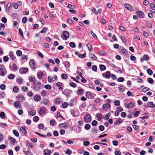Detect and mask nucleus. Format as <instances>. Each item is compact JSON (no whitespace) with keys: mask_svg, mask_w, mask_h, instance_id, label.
<instances>
[{"mask_svg":"<svg viewBox=\"0 0 155 155\" xmlns=\"http://www.w3.org/2000/svg\"><path fill=\"white\" fill-rule=\"evenodd\" d=\"M20 102L18 101H15L14 103V105L16 107L19 108L20 107V106L19 105Z\"/></svg>","mask_w":155,"mask_h":155,"instance_id":"393cba45","label":"nucleus"},{"mask_svg":"<svg viewBox=\"0 0 155 155\" xmlns=\"http://www.w3.org/2000/svg\"><path fill=\"white\" fill-rule=\"evenodd\" d=\"M83 92V90L82 89H81L79 90H78L77 91V94L78 95H81L82 94V92Z\"/></svg>","mask_w":155,"mask_h":155,"instance_id":"c756f323","label":"nucleus"},{"mask_svg":"<svg viewBox=\"0 0 155 155\" xmlns=\"http://www.w3.org/2000/svg\"><path fill=\"white\" fill-rule=\"evenodd\" d=\"M41 86L36 85L34 86L33 89L35 91H39L41 88Z\"/></svg>","mask_w":155,"mask_h":155,"instance_id":"412c9836","label":"nucleus"},{"mask_svg":"<svg viewBox=\"0 0 155 155\" xmlns=\"http://www.w3.org/2000/svg\"><path fill=\"white\" fill-rule=\"evenodd\" d=\"M86 56V54L85 53H84L83 54H78V57L79 58H84Z\"/></svg>","mask_w":155,"mask_h":155,"instance_id":"c9c22d12","label":"nucleus"},{"mask_svg":"<svg viewBox=\"0 0 155 155\" xmlns=\"http://www.w3.org/2000/svg\"><path fill=\"white\" fill-rule=\"evenodd\" d=\"M45 155H50L51 153V151L49 150L45 149L44 151Z\"/></svg>","mask_w":155,"mask_h":155,"instance_id":"6ab92c4d","label":"nucleus"},{"mask_svg":"<svg viewBox=\"0 0 155 155\" xmlns=\"http://www.w3.org/2000/svg\"><path fill=\"white\" fill-rule=\"evenodd\" d=\"M148 82L150 84H152L153 82V80L150 78H147Z\"/></svg>","mask_w":155,"mask_h":155,"instance_id":"864d4df0","label":"nucleus"},{"mask_svg":"<svg viewBox=\"0 0 155 155\" xmlns=\"http://www.w3.org/2000/svg\"><path fill=\"white\" fill-rule=\"evenodd\" d=\"M95 144H101L104 145H107V144L106 143H99V142H98L93 143L92 144H91V145H94Z\"/></svg>","mask_w":155,"mask_h":155,"instance_id":"e433bc0d","label":"nucleus"},{"mask_svg":"<svg viewBox=\"0 0 155 155\" xmlns=\"http://www.w3.org/2000/svg\"><path fill=\"white\" fill-rule=\"evenodd\" d=\"M27 20V18L26 17H24L22 19V22L23 23L25 24Z\"/></svg>","mask_w":155,"mask_h":155,"instance_id":"5fc2aeb1","label":"nucleus"},{"mask_svg":"<svg viewBox=\"0 0 155 155\" xmlns=\"http://www.w3.org/2000/svg\"><path fill=\"white\" fill-rule=\"evenodd\" d=\"M147 73L149 75H151L153 74V72L150 69H148L147 70Z\"/></svg>","mask_w":155,"mask_h":155,"instance_id":"a18cd8bd","label":"nucleus"},{"mask_svg":"<svg viewBox=\"0 0 155 155\" xmlns=\"http://www.w3.org/2000/svg\"><path fill=\"white\" fill-rule=\"evenodd\" d=\"M44 87L46 89H51L52 88L51 86L49 84L45 85Z\"/></svg>","mask_w":155,"mask_h":155,"instance_id":"a19ab883","label":"nucleus"},{"mask_svg":"<svg viewBox=\"0 0 155 155\" xmlns=\"http://www.w3.org/2000/svg\"><path fill=\"white\" fill-rule=\"evenodd\" d=\"M68 77L67 75L65 74H63L61 75V78L64 79H67Z\"/></svg>","mask_w":155,"mask_h":155,"instance_id":"72a5a7b5","label":"nucleus"},{"mask_svg":"<svg viewBox=\"0 0 155 155\" xmlns=\"http://www.w3.org/2000/svg\"><path fill=\"white\" fill-rule=\"evenodd\" d=\"M84 127L86 130H88L90 129L91 126L89 124H86L85 125Z\"/></svg>","mask_w":155,"mask_h":155,"instance_id":"58836bf2","label":"nucleus"},{"mask_svg":"<svg viewBox=\"0 0 155 155\" xmlns=\"http://www.w3.org/2000/svg\"><path fill=\"white\" fill-rule=\"evenodd\" d=\"M86 97L89 99H93L94 98V96L93 94L91 93L90 91H87L86 94Z\"/></svg>","mask_w":155,"mask_h":155,"instance_id":"0eeeda50","label":"nucleus"},{"mask_svg":"<svg viewBox=\"0 0 155 155\" xmlns=\"http://www.w3.org/2000/svg\"><path fill=\"white\" fill-rule=\"evenodd\" d=\"M69 46L72 48H74L75 47V45L73 42H70L69 43Z\"/></svg>","mask_w":155,"mask_h":155,"instance_id":"de8ad7c7","label":"nucleus"},{"mask_svg":"<svg viewBox=\"0 0 155 155\" xmlns=\"http://www.w3.org/2000/svg\"><path fill=\"white\" fill-rule=\"evenodd\" d=\"M70 112L72 115L74 117H77L78 116V114L77 112H75L74 110L72 109L70 110Z\"/></svg>","mask_w":155,"mask_h":155,"instance_id":"6e6552de","label":"nucleus"},{"mask_svg":"<svg viewBox=\"0 0 155 155\" xmlns=\"http://www.w3.org/2000/svg\"><path fill=\"white\" fill-rule=\"evenodd\" d=\"M9 55L12 60H14L16 58L15 57L14 55V53L13 51H10L9 52Z\"/></svg>","mask_w":155,"mask_h":155,"instance_id":"4468645a","label":"nucleus"},{"mask_svg":"<svg viewBox=\"0 0 155 155\" xmlns=\"http://www.w3.org/2000/svg\"><path fill=\"white\" fill-rule=\"evenodd\" d=\"M12 69L13 70L16 71L17 70V67L16 65L15 64V63H14L13 64V66L12 68Z\"/></svg>","mask_w":155,"mask_h":155,"instance_id":"603ef678","label":"nucleus"},{"mask_svg":"<svg viewBox=\"0 0 155 155\" xmlns=\"http://www.w3.org/2000/svg\"><path fill=\"white\" fill-rule=\"evenodd\" d=\"M15 77V76L12 74H10L8 76V78L10 80L13 79Z\"/></svg>","mask_w":155,"mask_h":155,"instance_id":"7c9ffc66","label":"nucleus"},{"mask_svg":"<svg viewBox=\"0 0 155 155\" xmlns=\"http://www.w3.org/2000/svg\"><path fill=\"white\" fill-rule=\"evenodd\" d=\"M16 54L18 56H20L22 55V52L20 50H18L16 51Z\"/></svg>","mask_w":155,"mask_h":155,"instance_id":"4d7b16f0","label":"nucleus"},{"mask_svg":"<svg viewBox=\"0 0 155 155\" xmlns=\"http://www.w3.org/2000/svg\"><path fill=\"white\" fill-rule=\"evenodd\" d=\"M84 121L86 123H88L91 122V118L90 114H87L84 117Z\"/></svg>","mask_w":155,"mask_h":155,"instance_id":"20e7f679","label":"nucleus"},{"mask_svg":"<svg viewBox=\"0 0 155 155\" xmlns=\"http://www.w3.org/2000/svg\"><path fill=\"white\" fill-rule=\"evenodd\" d=\"M150 90V89L147 87H144L142 89V91L143 92H145L147 91H149Z\"/></svg>","mask_w":155,"mask_h":155,"instance_id":"338daca9","label":"nucleus"},{"mask_svg":"<svg viewBox=\"0 0 155 155\" xmlns=\"http://www.w3.org/2000/svg\"><path fill=\"white\" fill-rule=\"evenodd\" d=\"M114 154L115 155H120L121 153L120 150H116L114 152Z\"/></svg>","mask_w":155,"mask_h":155,"instance_id":"680f3d73","label":"nucleus"},{"mask_svg":"<svg viewBox=\"0 0 155 155\" xmlns=\"http://www.w3.org/2000/svg\"><path fill=\"white\" fill-rule=\"evenodd\" d=\"M17 98L18 100L21 102L23 101L25 99V97L21 95L18 96Z\"/></svg>","mask_w":155,"mask_h":155,"instance_id":"4be33fe9","label":"nucleus"},{"mask_svg":"<svg viewBox=\"0 0 155 155\" xmlns=\"http://www.w3.org/2000/svg\"><path fill=\"white\" fill-rule=\"evenodd\" d=\"M134 106L133 104L132 103H130L127 104L126 106L127 108H130Z\"/></svg>","mask_w":155,"mask_h":155,"instance_id":"ea45409f","label":"nucleus"},{"mask_svg":"<svg viewBox=\"0 0 155 155\" xmlns=\"http://www.w3.org/2000/svg\"><path fill=\"white\" fill-rule=\"evenodd\" d=\"M38 120L39 117H38L37 116L34 117L33 119V121L35 122H37Z\"/></svg>","mask_w":155,"mask_h":155,"instance_id":"e2e57ef3","label":"nucleus"},{"mask_svg":"<svg viewBox=\"0 0 155 155\" xmlns=\"http://www.w3.org/2000/svg\"><path fill=\"white\" fill-rule=\"evenodd\" d=\"M136 13L139 17L141 18H143L144 17V14L142 12L140 11H137L136 12Z\"/></svg>","mask_w":155,"mask_h":155,"instance_id":"9d476101","label":"nucleus"},{"mask_svg":"<svg viewBox=\"0 0 155 155\" xmlns=\"http://www.w3.org/2000/svg\"><path fill=\"white\" fill-rule=\"evenodd\" d=\"M17 82L20 84H21L23 82V79L21 78H19L17 79Z\"/></svg>","mask_w":155,"mask_h":155,"instance_id":"473e14b6","label":"nucleus"},{"mask_svg":"<svg viewBox=\"0 0 155 155\" xmlns=\"http://www.w3.org/2000/svg\"><path fill=\"white\" fill-rule=\"evenodd\" d=\"M46 108L44 107H42L40 110L39 114L42 115L43 114H45L46 113Z\"/></svg>","mask_w":155,"mask_h":155,"instance_id":"f8f14e48","label":"nucleus"},{"mask_svg":"<svg viewBox=\"0 0 155 155\" xmlns=\"http://www.w3.org/2000/svg\"><path fill=\"white\" fill-rule=\"evenodd\" d=\"M44 127V125L42 124H41L38 125V128L39 129H41L43 128Z\"/></svg>","mask_w":155,"mask_h":155,"instance_id":"49530a36","label":"nucleus"},{"mask_svg":"<svg viewBox=\"0 0 155 155\" xmlns=\"http://www.w3.org/2000/svg\"><path fill=\"white\" fill-rule=\"evenodd\" d=\"M35 61L32 60L29 62L30 66L32 69H35L36 68V66L35 65Z\"/></svg>","mask_w":155,"mask_h":155,"instance_id":"39448f33","label":"nucleus"},{"mask_svg":"<svg viewBox=\"0 0 155 155\" xmlns=\"http://www.w3.org/2000/svg\"><path fill=\"white\" fill-rule=\"evenodd\" d=\"M140 113V112L139 111H135L134 114V115L135 117H137L138 116V115Z\"/></svg>","mask_w":155,"mask_h":155,"instance_id":"bf43d9fd","label":"nucleus"},{"mask_svg":"<svg viewBox=\"0 0 155 155\" xmlns=\"http://www.w3.org/2000/svg\"><path fill=\"white\" fill-rule=\"evenodd\" d=\"M96 116L98 120H100L102 118V116L101 114L98 113L96 114Z\"/></svg>","mask_w":155,"mask_h":155,"instance_id":"b1692460","label":"nucleus"},{"mask_svg":"<svg viewBox=\"0 0 155 155\" xmlns=\"http://www.w3.org/2000/svg\"><path fill=\"white\" fill-rule=\"evenodd\" d=\"M42 74H43V73L42 72H41V71H38V74H37V76H38V78H39V79L41 78Z\"/></svg>","mask_w":155,"mask_h":155,"instance_id":"c85d7f7f","label":"nucleus"},{"mask_svg":"<svg viewBox=\"0 0 155 155\" xmlns=\"http://www.w3.org/2000/svg\"><path fill=\"white\" fill-rule=\"evenodd\" d=\"M29 113L30 116H34L36 114V111L34 110H32L29 111Z\"/></svg>","mask_w":155,"mask_h":155,"instance_id":"a211bd4d","label":"nucleus"},{"mask_svg":"<svg viewBox=\"0 0 155 155\" xmlns=\"http://www.w3.org/2000/svg\"><path fill=\"white\" fill-rule=\"evenodd\" d=\"M100 69L101 71H103L105 70L106 68L105 66L101 64L100 65Z\"/></svg>","mask_w":155,"mask_h":155,"instance_id":"bb28decb","label":"nucleus"},{"mask_svg":"<svg viewBox=\"0 0 155 155\" xmlns=\"http://www.w3.org/2000/svg\"><path fill=\"white\" fill-rule=\"evenodd\" d=\"M69 32L66 31H64L61 35V37L64 40H67L69 37Z\"/></svg>","mask_w":155,"mask_h":155,"instance_id":"f257e3e1","label":"nucleus"},{"mask_svg":"<svg viewBox=\"0 0 155 155\" xmlns=\"http://www.w3.org/2000/svg\"><path fill=\"white\" fill-rule=\"evenodd\" d=\"M64 65L65 67L67 68L69 67L70 66V63L68 61H66L65 62Z\"/></svg>","mask_w":155,"mask_h":155,"instance_id":"79ce46f5","label":"nucleus"},{"mask_svg":"<svg viewBox=\"0 0 155 155\" xmlns=\"http://www.w3.org/2000/svg\"><path fill=\"white\" fill-rule=\"evenodd\" d=\"M72 92V90L69 89H66L62 92V93L66 97H68L70 96V94Z\"/></svg>","mask_w":155,"mask_h":155,"instance_id":"f03ea898","label":"nucleus"},{"mask_svg":"<svg viewBox=\"0 0 155 155\" xmlns=\"http://www.w3.org/2000/svg\"><path fill=\"white\" fill-rule=\"evenodd\" d=\"M18 31L19 34L21 35V36L22 38H24L22 30L21 28H19L18 29Z\"/></svg>","mask_w":155,"mask_h":155,"instance_id":"4c0bfd02","label":"nucleus"},{"mask_svg":"<svg viewBox=\"0 0 155 155\" xmlns=\"http://www.w3.org/2000/svg\"><path fill=\"white\" fill-rule=\"evenodd\" d=\"M143 58L144 60L147 61L149 60V57L147 55L145 54L143 55Z\"/></svg>","mask_w":155,"mask_h":155,"instance_id":"13d9d810","label":"nucleus"},{"mask_svg":"<svg viewBox=\"0 0 155 155\" xmlns=\"http://www.w3.org/2000/svg\"><path fill=\"white\" fill-rule=\"evenodd\" d=\"M86 46L88 48V50L89 51H91L92 48L90 44L88 43L86 45Z\"/></svg>","mask_w":155,"mask_h":155,"instance_id":"3c124183","label":"nucleus"},{"mask_svg":"<svg viewBox=\"0 0 155 155\" xmlns=\"http://www.w3.org/2000/svg\"><path fill=\"white\" fill-rule=\"evenodd\" d=\"M47 28L46 27H44L43 28L42 30L40 31V32L41 33H45L47 31Z\"/></svg>","mask_w":155,"mask_h":155,"instance_id":"c03bdc74","label":"nucleus"},{"mask_svg":"<svg viewBox=\"0 0 155 155\" xmlns=\"http://www.w3.org/2000/svg\"><path fill=\"white\" fill-rule=\"evenodd\" d=\"M69 85L71 87H76V84L73 82H71L69 83Z\"/></svg>","mask_w":155,"mask_h":155,"instance_id":"774afa93","label":"nucleus"},{"mask_svg":"<svg viewBox=\"0 0 155 155\" xmlns=\"http://www.w3.org/2000/svg\"><path fill=\"white\" fill-rule=\"evenodd\" d=\"M0 75L2 76H4L7 73L6 70L4 71L3 68H5V66L4 65H0Z\"/></svg>","mask_w":155,"mask_h":155,"instance_id":"7ed1b4c3","label":"nucleus"},{"mask_svg":"<svg viewBox=\"0 0 155 155\" xmlns=\"http://www.w3.org/2000/svg\"><path fill=\"white\" fill-rule=\"evenodd\" d=\"M13 91L15 92H17L18 91V88L17 86H15L13 88Z\"/></svg>","mask_w":155,"mask_h":155,"instance_id":"37998d69","label":"nucleus"},{"mask_svg":"<svg viewBox=\"0 0 155 155\" xmlns=\"http://www.w3.org/2000/svg\"><path fill=\"white\" fill-rule=\"evenodd\" d=\"M9 140L11 143L12 144L14 143L16 141V140L14 138L11 137H9Z\"/></svg>","mask_w":155,"mask_h":155,"instance_id":"aec40b11","label":"nucleus"},{"mask_svg":"<svg viewBox=\"0 0 155 155\" xmlns=\"http://www.w3.org/2000/svg\"><path fill=\"white\" fill-rule=\"evenodd\" d=\"M21 131L24 134H26L27 133V131L25 128L24 127H21L20 129Z\"/></svg>","mask_w":155,"mask_h":155,"instance_id":"5701e85b","label":"nucleus"},{"mask_svg":"<svg viewBox=\"0 0 155 155\" xmlns=\"http://www.w3.org/2000/svg\"><path fill=\"white\" fill-rule=\"evenodd\" d=\"M56 122L54 119L51 120L50 122V124L51 126H53L55 124Z\"/></svg>","mask_w":155,"mask_h":155,"instance_id":"a878e982","label":"nucleus"},{"mask_svg":"<svg viewBox=\"0 0 155 155\" xmlns=\"http://www.w3.org/2000/svg\"><path fill=\"white\" fill-rule=\"evenodd\" d=\"M28 71V69L27 68H21L20 69L19 72L21 74H23L26 73Z\"/></svg>","mask_w":155,"mask_h":155,"instance_id":"1a4fd4ad","label":"nucleus"},{"mask_svg":"<svg viewBox=\"0 0 155 155\" xmlns=\"http://www.w3.org/2000/svg\"><path fill=\"white\" fill-rule=\"evenodd\" d=\"M89 57L90 58L94 60H96L97 59V58L96 56L93 54H92V53L90 54L89 55Z\"/></svg>","mask_w":155,"mask_h":155,"instance_id":"2eb2a0df","label":"nucleus"},{"mask_svg":"<svg viewBox=\"0 0 155 155\" xmlns=\"http://www.w3.org/2000/svg\"><path fill=\"white\" fill-rule=\"evenodd\" d=\"M67 7L70 9H74L75 8V7L74 5L71 4H68Z\"/></svg>","mask_w":155,"mask_h":155,"instance_id":"6e6d98bb","label":"nucleus"},{"mask_svg":"<svg viewBox=\"0 0 155 155\" xmlns=\"http://www.w3.org/2000/svg\"><path fill=\"white\" fill-rule=\"evenodd\" d=\"M66 154L68 155H71L72 153V151L69 149H67L65 151Z\"/></svg>","mask_w":155,"mask_h":155,"instance_id":"f704fd0d","label":"nucleus"},{"mask_svg":"<svg viewBox=\"0 0 155 155\" xmlns=\"http://www.w3.org/2000/svg\"><path fill=\"white\" fill-rule=\"evenodd\" d=\"M146 106L151 108H154L155 107V104H154L152 102H148Z\"/></svg>","mask_w":155,"mask_h":155,"instance_id":"ddd939ff","label":"nucleus"},{"mask_svg":"<svg viewBox=\"0 0 155 155\" xmlns=\"http://www.w3.org/2000/svg\"><path fill=\"white\" fill-rule=\"evenodd\" d=\"M97 67L95 65H94L92 67V70L94 71H96L97 70Z\"/></svg>","mask_w":155,"mask_h":155,"instance_id":"052dcab7","label":"nucleus"},{"mask_svg":"<svg viewBox=\"0 0 155 155\" xmlns=\"http://www.w3.org/2000/svg\"><path fill=\"white\" fill-rule=\"evenodd\" d=\"M62 106L64 108H66L68 106L67 103L65 102L63 103L62 104Z\"/></svg>","mask_w":155,"mask_h":155,"instance_id":"0e129e2a","label":"nucleus"},{"mask_svg":"<svg viewBox=\"0 0 155 155\" xmlns=\"http://www.w3.org/2000/svg\"><path fill=\"white\" fill-rule=\"evenodd\" d=\"M59 126L60 128H61V127H64L65 128V127H67L66 125L64 123L60 124H59Z\"/></svg>","mask_w":155,"mask_h":155,"instance_id":"09e8293b","label":"nucleus"},{"mask_svg":"<svg viewBox=\"0 0 155 155\" xmlns=\"http://www.w3.org/2000/svg\"><path fill=\"white\" fill-rule=\"evenodd\" d=\"M114 104L117 106H119L120 104V102L119 101H115L114 102Z\"/></svg>","mask_w":155,"mask_h":155,"instance_id":"69168bd1","label":"nucleus"},{"mask_svg":"<svg viewBox=\"0 0 155 155\" xmlns=\"http://www.w3.org/2000/svg\"><path fill=\"white\" fill-rule=\"evenodd\" d=\"M110 104L107 103L104 104L102 106L103 109L104 110H106L107 109L110 108Z\"/></svg>","mask_w":155,"mask_h":155,"instance_id":"9b49d317","label":"nucleus"},{"mask_svg":"<svg viewBox=\"0 0 155 155\" xmlns=\"http://www.w3.org/2000/svg\"><path fill=\"white\" fill-rule=\"evenodd\" d=\"M97 53L100 55L104 56L106 55V53L105 51H98Z\"/></svg>","mask_w":155,"mask_h":155,"instance_id":"dca6fc26","label":"nucleus"},{"mask_svg":"<svg viewBox=\"0 0 155 155\" xmlns=\"http://www.w3.org/2000/svg\"><path fill=\"white\" fill-rule=\"evenodd\" d=\"M124 6L126 8L129 10L131 11L132 9V7L129 4H124Z\"/></svg>","mask_w":155,"mask_h":155,"instance_id":"f3484780","label":"nucleus"},{"mask_svg":"<svg viewBox=\"0 0 155 155\" xmlns=\"http://www.w3.org/2000/svg\"><path fill=\"white\" fill-rule=\"evenodd\" d=\"M48 102L49 101L47 99H45L43 101V103L45 105H47Z\"/></svg>","mask_w":155,"mask_h":155,"instance_id":"8fccbe9b","label":"nucleus"},{"mask_svg":"<svg viewBox=\"0 0 155 155\" xmlns=\"http://www.w3.org/2000/svg\"><path fill=\"white\" fill-rule=\"evenodd\" d=\"M34 99L36 101H40L41 99V97L39 96H36L34 97Z\"/></svg>","mask_w":155,"mask_h":155,"instance_id":"2f4dec72","label":"nucleus"},{"mask_svg":"<svg viewBox=\"0 0 155 155\" xmlns=\"http://www.w3.org/2000/svg\"><path fill=\"white\" fill-rule=\"evenodd\" d=\"M102 76L104 77H105L107 78H110L111 74L110 71H107L106 72L102 74Z\"/></svg>","mask_w":155,"mask_h":155,"instance_id":"423d86ee","label":"nucleus"},{"mask_svg":"<svg viewBox=\"0 0 155 155\" xmlns=\"http://www.w3.org/2000/svg\"><path fill=\"white\" fill-rule=\"evenodd\" d=\"M13 134L16 136L18 137L19 136V134L18 132L15 130H13Z\"/></svg>","mask_w":155,"mask_h":155,"instance_id":"cd10ccee","label":"nucleus"}]
</instances>
